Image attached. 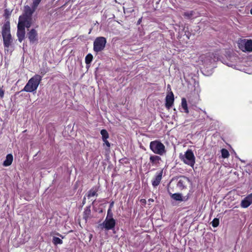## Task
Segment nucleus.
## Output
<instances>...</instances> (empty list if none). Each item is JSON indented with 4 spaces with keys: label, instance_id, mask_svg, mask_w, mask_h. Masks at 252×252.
I'll return each instance as SVG.
<instances>
[{
    "label": "nucleus",
    "instance_id": "nucleus-1",
    "mask_svg": "<svg viewBox=\"0 0 252 252\" xmlns=\"http://www.w3.org/2000/svg\"><path fill=\"white\" fill-rule=\"evenodd\" d=\"M42 80V77L39 75H35L28 82L22 91L33 92L36 91Z\"/></svg>",
    "mask_w": 252,
    "mask_h": 252
},
{
    "label": "nucleus",
    "instance_id": "nucleus-2",
    "mask_svg": "<svg viewBox=\"0 0 252 252\" xmlns=\"http://www.w3.org/2000/svg\"><path fill=\"white\" fill-rule=\"evenodd\" d=\"M2 35L4 47L8 49L13 41L10 31V23L8 21L6 22L2 27Z\"/></svg>",
    "mask_w": 252,
    "mask_h": 252
},
{
    "label": "nucleus",
    "instance_id": "nucleus-3",
    "mask_svg": "<svg viewBox=\"0 0 252 252\" xmlns=\"http://www.w3.org/2000/svg\"><path fill=\"white\" fill-rule=\"evenodd\" d=\"M150 148L155 154L161 156L166 152L164 145L158 140L151 142Z\"/></svg>",
    "mask_w": 252,
    "mask_h": 252
},
{
    "label": "nucleus",
    "instance_id": "nucleus-4",
    "mask_svg": "<svg viewBox=\"0 0 252 252\" xmlns=\"http://www.w3.org/2000/svg\"><path fill=\"white\" fill-rule=\"evenodd\" d=\"M180 158L185 163L193 167L195 162V158L191 150H187L184 155L180 156Z\"/></svg>",
    "mask_w": 252,
    "mask_h": 252
},
{
    "label": "nucleus",
    "instance_id": "nucleus-5",
    "mask_svg": "<svg viewBox=\"0 0 252 252\" xmlns=\"http://www.w3.org/2000/svg\"><path fill=\"white\" fill-rule=\"evenodd\" d=\"M106 43V39L104 37H97L94 42V50L96 53L102 51Z\"/></svg>",
    "mask_w": 252,
    "mask_h": 252
},
{
    "label": "nucleus",
    "instance_id": "nucleus-6",
    "mask_svg": "<svg viewBox=\"0 0 252 252\" xmlns=\"http://www.w3.org/2000/svg\"><path fill=\"white\" fill-rule=\"evenodd\" d=\"M238 45L242 51L244 52L252 51V39H241L238 41Z\"/></svg>",
    "mask_w": 252,
    "mask_h": 252
},
{
    "label": "nucleus",
    "instance_id": "nucleus-7",
    "mask_svg": "<svg viewBox=\"0 0 252 252\" xmlns=\"http://www.w3.org/2000/svg\"><path fill=\"white\" fill-rule=\"evenodd\" d=\"M116 225V220L113 218H106L105 220L100 224L98 227L101 229L105 228L107 230L114 228Z\"/></svg>",
    "mask_w": 252,
    "mask_h": 252
},
{
    "label": "nucleus",
    "instance_id": "nucleus-8",
    "mask_svg": "<svg viewBox=\"0 0 252 252\" xmlns=\"http://www.w3.org/2000/svg\"><path fill=\"white\" fill-rule=\"evenodd\" d=\"M32 17L20 16L19 18L18 23H21V25H23V27L24 28L25 27L29 28L32 25Z\"/></svg>",
    "mask_w": 252,
    "mask_h": 252
},
{
    "label": "nucleus",
    "instance_id": "nucleus-9",
    "mask_svg": "<svg viewBox=\"0 0 252 252\" xmlns=\"http://www.w3.org/2000/svg\"><path fill=\"white\" fill-rule=\"evenodd\" d=\"M252 204V194H250L245 197L241 202V206L243 208H248Z\"/></svg>",
    "mask_w": 252,
    "mask_h": 252
},
{
    "label": "nucleus",
    "instance_id": "nucleus-10",
    "mask_svg": "<svg viewBox=\"0 0 252 252\" xmlns=\"http://www.w3.org/2000/svg\"><path fill=\"white\" fill-rule=\"evenodd\" d=\"M17 28L18 30L17 35L18 38V40L20 42H22L25 37V28L23 27V25H22L21 23H18Z\"/></svg>",
    "mask_w": 252,
    "mask_h": 252
},
{
    "label": "nucleus",
    "instance_id": "nucleus-11",
    "mask_svg": "<svg viewBox=\"0 0 252 252\" xmlns=\"http://www.w3.org/2000/svg\"><path fill=\"white\" fill-rule=\"evenodd\" d=\"M174 100L173 93L171 92L169 93L166 97V107L168 109H169L173 104Z\"/></svg>",
    "mask_w": 252,
    "mask_h": 252
},
{
    "label": "nucleus",
    "instance_id": "nucleus-12",
    "mask_svg": "<svg viewBox=\"0 0 252 252\" xmlns=\"http://www.w3.org/2000/svg\"><path fill=\"white\" fill-rule=\"evenodd\" d=\"M162 175V171H160L156 173V175L155 177L153 179L152 181V185L154 187L158 186L161 180Z\"/></svg>",
    "mask_w": 252,
    "mask_h": 252
},
{
    "label": "nucleus",
    "instance_id": "nucleus-13",
    "mask_svg": "<svg viewBox=\"0 0 252 252\" xmlns=\"http://www.w3.org/2000/svg\"><path fill=\"white\" fill-rule=\"evenodd\" d=\"M189 182V179L185 177H181L177 183V187L180 189H184Z\"/></svg>",
    "mask_w": 252,
    "mask_h": 252
},
{
    "label": "nucleus",
    "instance_id": "nucleus-14",
    "mask_svg": "<svg viewBox=\"0 0 252 252\" xmlns=\"http://www.w3.org/2000/svg\"><path fill=\"white\" fill-rule=\"evenodd\" d=\"M160 160V157L158 156L153 155L150 157V162L152 165L158 166Z\"/></svg>",
    "mask_w": 252,
    "mask_h": 252
},
{
    "label": "nucleus",
    "instance_id": "nucleus-15",
    "mask_svg": "<svg viewBox=\"0 0 252 252\" xmlns=\"http://www.w3.org/2000/svg\"><path fill=\"white\" fill-rule=\"evenodd\" d=\"M37 33L35 30L32 29L28 33V37L31 42H34L37 40Z\"/></svg>",
    "mask_w": 252,
    "mask_h": 252
},
{
    "label": "nucleus",
    "instance_id": "nucleus-16",
    "mask_svg": "<svg viewBox=\"0 0 252 252\" xmlns=\"http://www.w3.org/2000/svg\"><path fill=\"white\" fill-rule=\"evenodd\" d=\"M25 13L23 14L22 16H25V17H31L33 12L34 11L33 10V8H31L29 6H25Z\"/></svg>",
    "mask_w": 252,
    "mask_h": 252
},
{
    "label": "nucleus",
    "instance_id": "nucleus-17",
    "mask_svg": "<svg viewBox=\"0 0 252 252\" xmlns=\"http://www.w3.org/2000/svg\"><path fill=\"white\" fill-rule=\"evenodd\" d=\"M13 156L11 154H8L6 157L5 160L3 161V166H8L10 165L13 161Z\"/></svg>",
    "mask_w": 252,
    "mask_h": 252
},
{
    "label": "nucleus",
    "instance_id": "nucleus-18",
    "mask_svg": "<svg viewBox=\"0 0 252 252\" xmlns=\"http://www.w3.org/2000/svg\"><path fill=\"white\" fill-rule=\"evenodd\" d=\"M91 210L90 207H87L85 209L83 214V218L87 220L90 218Z\"/></svg>",
    "mask_w": 252,
    "mask_h": 252
},
{
    "label": "nucleus",
    "instance_id": "nucleus-19",
    "mask_svg": "<svg viewBox=\"0 0 252 252\" xmlns=\"http://www.w3.org/2000/svg\"><path fill=\"white\" fill-rule=\"evenodd\" d=\"M182 108L183 109L184 112L186 113H189V110L188 107L187 102L185 98H182L181 103Z\"/></svg>",
    "mask_w": 252,
    "mask_h": 252
},
{
    "label": "nucleus",
    "instance_id": "nucleus-20",
    "mask_svg": "<svg viewBox=\"0 0 252 252\" xmlns=\"http://www.w3.org/2000/svg\"><path fill=\"white\" fill-rule=\"evenodd\" d=\"M100 134L102 135V140H105L106 139H107L109 137V134L107 130L105 129H102L100 131Z\"/></svg>",
    "mask_w": 252,
    "mask_h": 252
},
{
    "label": "nucleus",
    "instance_id": "nucleus-21",
    "mask_svg": "<svg viewBox=\"0 0 252 252\" xmlns=\"http://www.w3.org/2000/svg\"><path fill=\"white\" fill-rule=\"evenodd\" d=\"M97 189H92L89 192L87 195L88 198H90L96 195Z\"/></svg>",
    "mask_w": 252,
    "mask_h": 252
},
{
    "label": "nucleus",
    "instance_id": "nucleus-22",
    "mask_svg": "<svg viewBox=\"0 0 252 252\" xmlns=\"http://www.w3.org/2000/svg\"><path fill=\"white\" fill-rule=\"evenodd\" d=\"M172 198L177 201H182V196L180 193H174L171 196Z\"/></svg>",
    "mask_w": 252,
    "mask_h": 252
},
{
    "label": "nucleus",
    "instance_id": "nucleus-23",
    "mask_svg": "<svg viewBox=\"0 0 252 252\" xmlns=\"http://www.w3.org/2000/svg\"><path fill=\"white\" fill-rule=\"evenodd\" d=\"M93 56L91 54H88L85 57V63L87 64H90L93 60Z\"/></svg>",
    "mask_w": 252,
    "mask_h": 252
},
{
    "label": "nucleus",
    "instance_id": "nucleus-24",
    "mask_svg": "<svg viewBox=\"0 0 252 252\" xmlns=\"http://www.w3.org/2000/svg\"><path fill=\"white\" fill-rule=\"evenodd\" d=\"M221 153L222 157L224 158H227L229 156L228 151L225 149H222Z\"/></svg>",
    "mask_w": 252,
    "mask_h": 252
},
{
    "label": "nucleus",
    "instance_id": "nucleus-25",
    "mask_svg": "<svg viewBox=\"0 0 252 252\" xmlns=\"http://www.w3.org/2000/svg\"><path fill=\"white\" fill-rule=\"evenodd\" d=\"M53 243L55 245H57L58 244H63V241L60 238L57 237H54L53 238Z\"/></svg>",
    "mask_w": 252,
    "mask_h": 252
},
{
    "label": "nucleus",
    "instance_id": "nucleus-26",
    "mask_svg": "<svg viewBox=\"0 0 252 252\" xmlns=\"http://www.w3.org/2000/svg\"><path fill=\"white\" fill-rule=\"evenodd\" d=\"M41 0H33L32 3V8H33V10H35L37 6L40 3Z\"/></svg>",
    "mask_w": 252,
    "mask_h": 252
},
{
    "label": "nucleus",
    "instance_id": "nucleus-27",
    "mask_svg": "<svg viewBox=\"0 0 252 252\" xmlns=\"http://www.w3.org/2000/svg\"><path fill=\"white\" fill-rule=\"evenodd\" d=\"M212 224L214 227H217L219 224V220L217 218L214 219L212 221Z\"/></svg>",
    "mask_w": 252,
    "mask_h": 252
},
{
    "label": "nucleus",
    "instance_id": "nucleus-28",
    "mask_svg": "<svg viewBox=\"0 0 252 252\" xmlns=\"http://www.w3.org/2000/svg\"><path fill=\"white\" fill-rule=\"evenodd\" d=\"M193 15V11H191L189 12H185L184 16L188 18H191Z\"/></svg>",
    "mask_w": 252,
    "mask_h": 252
},
{
    "label": "nucleus",
    "instance_id": "nucleus-29",
    "mask_svg": "<svg viewBox=\"0 0 252 252\" xmlns=\"http://www.w3.org/2000/svg\"><path fill=\"white\" fill-rule=\"evenodd\" d=\"M106 218H113V213L112 212L111 208H109L107 211V214Z\"/></svg>",
    "mask_w": 252,
    "mask_h": 252
},
{
    "label": "nucleus",
    "instance_id": "nucleus-30",
    "mask_svg": "<svg viewBox=\"0 0 252 252\" xmlns=\"http://www.w3.org/2000/svg\"><path fill=\"white\" fill-rule=\"evenodd\" d=\"M4 94V90L3 89L2 87H0V97L3 98Z\"/></svg>",
    "mask_w": 252,
    "mask_h": 252
},
{
    "label": "nucleus",
    "instance_id": "nucleus-31",
    "mask_svg": "<svg viewBox=\"0 0 252 252\" xmlns=\"http://www.w3.org/2000/svg\"><path fill=\"white\" fill-rule=\"evenodd\" d=\"M103 141L104 142V144L107 146V147H108V148L110 147V144L107 141V139H106L105 140H103Z\"/></svg>",
    "mask_w": 252,
    "mask_h": 252
},
{
    "label": "nucleus",
    "instance_id": "nucleus-32",
    "mask_svg": "<svg viewBox=\"0 0 252 252\" xmlns=\"http://www.w3.org/2000/svg\"><path fill=\"white\" fill-rule=\"evenodd\" d=\"M227 65L229 66H231L233 68H235V67H236V66L235 65L232 64H228Z\"/></svg>",
    "mask_w": 252,
    "mask_h": 252
},
{
    "label": "nucleus",
    "instance_id": "nucleus-33",
    "mask_svg": "<svg viewBox=\"0 0 252 252\" xmlns=\"http://www.w3.org/2000/svg\"><path fill=\"white\" fill-rule=\"evenodd\" d=\"M114 205V202H112L110 203L109 208H112Z\"/></svg>",
    "mask_w": 252,
    "mask_h": 252
},
{
    "label": "nucleus",
    "instance_id": "nucleus-34",
    "mask_svg": "<svg viewBox=\"0 0 252 252\" xmlns=\"http://www.w3.org/2000/svg\"><path fill=\"white\" fill-rule=\"evenodd\" d=\"M148 202H149V203L153 202H154V199H149L148 200Z\"/></svg>",
    "mask_w": 252,
    "mask_h": 252
},
{
    "label": "nucleus",
    "instance_id": "nucleus-35",
    "mask_svg": "<svg viewBox=\"0 0 252 252\" xmlns=\"http://www.w3.org/2000/svg\"><path fill=\"white\" fill-rule=\"evenodd\" d=\"M141 201L143 203H145L146 202V200L145 199H141Z\"/></svg>",
    "mask_w": 252,
    "mask_h": 252
},
{
    "label": "nucleus",
    "instance_id": "nucleus-36",
    "mask_svg": "<svg viewBox=\"0 0 252 252\" xmlns=\"http://www.w3.org/2000/svg\"><path fill=\"white\" fill-rule=\"evenodd\" d=\"M251 14H252V8L250 10Z\"/></svg>",
    "mask_w": 252,
    "mask_h": 252
},
{
    "label": "nucleus",
    "instance_id": "nucleus-37",
    "mask_svg": "<svg viewBox=\"0 0 252 252\" xmlns=\"http://www.w3.org/2000/svg\"><path fill=\"white\" fill-rule=\"evenodd\" d=\"M140 22V20H139L138 21V23H139Z\"/></svg>",
    "mask_w": 252,
    "mask_h": 252
},
{
    "label": "nucleus",
    "instance_id": "nucleus-38",
    "mask_svg": "<svg viewBox=\"0 0 252 252\" xmlns=\"http://www.w3.org/2000/svg\"><path fill=\"white\" fill-rule=\"evenodd\" d=\"M251 194H252V193Z\"/></svg>",
    "mask_w": 252,
    "mask_h": 252
}]
</instances>
